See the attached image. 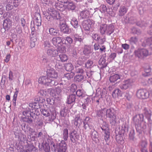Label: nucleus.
I'll return each mask as SVG.
<instances>
[{"label": "nucleus", "instance_id": "obj_1", "mask_svg": "<svg viewBox=\"0 0 152 152\" xmlns=\"http://www.w3.org/2000/svg\"><path fill=\"white\" fill-rule=\"evenodd\" d=\"M58 77L57 72L53 69H48L47 75L40 77L38 80L39 83L45 86H52L58 84L55 79Z\"/></svg>", "mask_w": 152, "mask_h": 152}, {"label": "nucleus", "instance_id": "obj_2", "mask_svg": "<svg viewBox=\"0 0 152 152\" xmlns=\"http://www.w3.org/2000/svg\"><path fill=\"white\" fill-rule=\"evenodd\" d=\"M143 115L142 114H139L135 115L133 118L137 131L141 134L142 132L145 133L146 128V125L143 121Z\"/></svg>", "mask_w": 152, "mask_h": 152}, {"label": "nucleus", "instance_id": "obj_3", "mask_svg": "<svg viewBox=\"0 0 152 152\" xmlns=\"http://www.w3.org/2000/svg\"><path fill=\"white\" fill-rule=\"evenodd\" d=\"M48 12L44 14L45 18L49 21L54 19H59L61 18L59 12L55 10L53 7H48Z\"/></svg>", "mask_w": 152, "mask_h": 152}, {"label": "nucleus", "instance_id": "obj_4", "mask_svg": "<svg viewBox=\"0 0 152 152\" xmlns=\"http://www.w3.org/2000/svg\"><path fill=\"white\" fill-rule=\"evenodd\" d=\"M61 88L60 87L50 88L47 89L48 92L51 96L53 97L56 100H61Z\"/></svg>", "mask_w": 152, "mask_h": 152}, {"label": "nucleus", "instance_id": "obj_5", "mask_svg": "<svg viewBox=\"0 0 152 152\" xmlns=\"http://www.w3.org/2000/svg\"><path fill=\"white\" fill-rule=\"evenodd\" d=\"M105 112L106 116L110 118V123H112V124H115L116 121V118L114 109L112 108H106Z\"/></svg>", "mask_w": 152, "mask_h": 152}, {"label": "nucleus", "instance_id": "obj_6", "mask_svg": "<svg viewBox=\"0 0 152 152\" xmlns=\"http://www.w3.org/2000/svg\"><path fill=\"white\" fill-rule=\"evenodd\" d=\"M101 128L102 130L104 132V139L106 142L107 144L108 145L109 143L107 142L110 139V133L108 125L106 122H104Z\"/></svg>", "mask_w": 152, "mask_h": 152}, {"label": "nucleus", "instance_id": "obj_7", "mask_svg": "<svg viewBox=\"0 0 152 152\" xmlns=\"http://www.w3.org/2000/svg\"><path fill=\"white\" fill-rule=\"evenodd\" d=\"M23 114L24 117H23L22 120L24 121L29 124L32 122L33 120L31 118H34V116L32 115L30 111L28 110H25L23 111Z\"/></svg>", "mask_w": 152, "mask_h": 152}, {"label": "nucleus", "instance_id": "obj_8", "mask_svg": "<svg viewBox=\"0 0 152 152\" xmlns=\"http://www.w3.org/2000/svg\"><path fill=\"white\" fill-rule=\"evenodd\" d=\"M149 93L145 89H140L137 91L136 96L137 97L142 99H146L149 96Z\"/></svg>", "mask_w": 152, "mask_h": 152}, {"label": "nucleus", "instance_id": "obj_9", "mask_svg": "<svg viewBox=\"0 0 152 152\" xmlns=\"http://www.w3.org/2000/svg\"><path fill=\"white\" fill-rule=\"evenodd\" d=\"M135 55L140 58L142 56H147L149 55L148 50L145 49H139L134 51Z\"/></svg>", "mask_w": 152, "mask_h": 152}, {"label": "nucleus", "instance_id": "obj_10", "mask_svg": "<svg viewBox=\"0 0 152 152\" xmlns=\"http://www.w3.org/2000/svg\"><path fill=\"white\" fill-rule=\"evenodd\" d=\"M93 11L91 9L84 10L80 12V15L82 18H87L92 15Z\"/></svg>", "mask_w": 152, "mask_h": 152}, {"label": "nucleus", "instance_id": "obj_11", "mask_svg": "<svg viewBox=\"0 0 152 152\" xmlns=\"http://www.w3.org/2000/svg\"><path fill=\"white\" fill-rule=\"evenodd\" d=\"M30 44L31 48L35 47V42H37V33L34 31L32 29V31L30 36Z\"/></svg>", "mask_w": 152, "mask_h": 152}, {"label": "nucleus", "instance_id": "obj_12", "mask_svg": "<svg viewBox=\"0 0 152 152\" xmlns=\"http://www.w3.org/2000/svg\"><path fill=\"white\" fill-rule=\"evenodd\" d=\"M132 80L131 79L125 80L120 85V87L122 89H126L132 86Z\"/></svg>", "mask_w": 152, "mask_h": 152}, {"label": "nucleus", "instance_id": "obj_13", "mask_svg": "<svg viewBox=\"0 0 152 152\" xmlns=\"http://www.w3.org/2000/svg\"><path fill=\"white\" fill-rule=\"evenodd\" d=\"M58 152H66V144L64 141L62 140L57 146Z\"/></svg>", "mask_w": 152, "mask_h": 152}, {"label": "nucleus", "instance_id": "obj_14", "mask_svg": "<svg viewBox=\"0 0 152 152\" xmlns=\"http://www.w3.org/2000/svg\"><path fill=\"white\" fill-rule=\"evenodd\" d=\"M69 136L71 141L73 142H75L77 141L79 137V135L75 130L70 132Z\"/></svg>", "mask_w": 152, "mask_h": 152}, {"label": "nucleus", "instance_id": "obj_15", "mask_svg": "<svg viewBox=\"0 0 152 152\" xmlns=\"http://www.w3.org/2000/svg\"><path fill=\"white\" fill-rule=\"evenodd\" d=\"M46 51L48 55L50 57H55L57 56L58 54V51L53 47L48 49Z\"/></svg>", "mask_w": 152, "mask_h": 152}, {"label": "nucleus", "instance_id": "obj_16", "mask_svg": "<svg viewBox=\"0 0 152 152\" xmlns=\"http://www.w3.org/2000/svg\"><path fill=\"white\" fill-rule=\"evenodd\" d=\"M52 42L54 45L59 47L62 43V39L60 37H55L53 38Z\"/></svg>", "mask_w": 152, "mask_h": 152}, {"label": "nucleus", "instance_id": "obj_17", "mask_svg": "<svg viewBox=\"0 0 152 152\" xmlns=\"http://www.w3.org/2000/svg\"><path fill=\"white\" fill-rule=\"evenodd\" d=\"M34 18V24L37 26H40L41 24L42 19L40 14L38 13H36Z\"/></svg>", "mask_w": 152, "mask_h": 152}, {"label": "nucleus", "instance_id": "obj_18", "mask_svg": "<svg viewBox=\"0 0 152 152\" xmlns=\"http://www.w3.org/2000/svg\"><path fill=\"white\" fill-rule=\"evenodd\" d=\"M76 96L75 95L72 94L68 96L67 98L66 103L69 104H73L76 100Z\"/></svg>", "mask_w": 152, "mask_h": 152}, {"label": "nucleus", "instance_id": "obj_19", "mask_svg": "<svg viewBox=\"0 0 152 152\" xmlns=\"http://www.w3.org/2000/svg\"><path fill=\"white\" fill-rule=\"evenodd\" d=\"M106 33L108 35H110L113 33L114 30V27L112 24L107 25L106 24Z\"/></svg>", "mask_w": 152, "mask_h": 152}, {"label": "nucleus", "instance_id": "obj_20", "mask_svg": "<svg viewBox=\"0 0 152 152\" xmlns=\"http://www.w3.org/2000/svg\"><path fill=\"white\" fill-rule=\"evenodd\" d=\"M73 39L75 42V45L79 46L81 45V42L83 41L82 38L77 34L74 35Z\"/></svg>", "mask_w": 152, "mask_h": 152}, {"label": "nucleus", "instance_id": "obj_21", "mask_svg": "<svg viewBox=\"0 0 152 152\" xmlns=\"http://www.w3.org/2000/svg\"><path fill=\"white\" fill-rule=\"evenodd\" d=\"M127 9L124 6H121L119 9L118 15L120 16H123L127 12Z\"/></svg>", "mask_w": 152, "mask_h": 152}, {"label": "nucleus", "instance_id": "obj_22", "mask_svg": "<svg viewBox=\"0 0 152 152\" xmlns=\"http://www.w3.org/2000/svg\"><path fill=\"white\" fill-rule=\"evenodd\" d=\"M144 114L145 117L147 119L148 121L151 120L150 118L151 115V112L150 110L147 108H145L144 109Z\"/></svg>", "mask_w": 152, "mask_h": 152}, {"label": "nucleus", "instance_id": "obj_23", "mask_svg": "<svg viewBox=\"0 0 152 152\" xmlns=\"http://www.w3.org/2000/svg\"><path fill=\"white\" fill-rule=\"evenodd\" d=\"M112 96L115 98L119 96H121L122 93L120 89L117 88L114 90L113 92Z\"/></svg>", "mask_w": 152, "mask_h": 152}, {"label": "nucleus", "instance_id": "obj_24", "mask_svg": "<svg viewBox=\"0 0 152 152\" xmlns=\"http://www.w3.org/2000/svg\"><path fill=\"white\" fill-rule=\"evenodd\" d=\"M71 24L75 28H77L79 27L78 21L76 18H72L71 21Z\"/></svg>", "mask_w": 152, "mask_h": 152}, {"label": "nucleus", "instance_id": "obj_25", "mask_svg": "<svg viewBox=\"0 0 152 152\" xmlns=\"http://www.w3.org/2000/svg\"><path fill=\"white\" fill-rule=\"evenodd\" d=\"M92 52V50L90 46L88 45H85L84 46L83 51V53L84 54L88 55L91 53Z\"/></svg>", "mask_w": 152, "mask_h": 152}, {"label": "nucleus", "instance_id": "obj_26", "mask_svg": "<svg viewBox=\"0 0 152 152\" xmlns=\"http://www.w3.org/2000/svg\"><path fill=\"white\" fill-rule=\"evenodd\" d=\"M50 34L53 36H59L58 31L56 29L53 28H50L49 29Z\"/></svg>", "mask_w": 152, "mask_h": 152}, {"label": "nucleus", "instance_id": "obj_27", "mask_svg": "<svg viewBox=\"0 0 152 152\" xmlns=\"http://www.w3.org/2000/svg\"><path fill=\"white\" fill-rule=\"evenodd\" d=\"M120 78L119 75L115 74L110 77L109 80L111 83H114Z\"/></svg>", "mask_w": 152, "mask_h": 152}, {"label": "nucleus", "instance_id": "obj_28", "mask_svg": "<svg viewBox=\"0 0 152 152\" xmlns=\"http://www.w3.org/2000/svg\"><path fill=\"white\" fill-rule=\"evenodd\" d=\"M3 26L6 29L8 30L11 26V22L9 20H5L4 21Z\"/></svg>", "mask_w": 152, "mask_h": 152}, {"label": "nucleus", "instance_id": "obj_29", "mask_svg": "<svg viewBox=\"0 0 152 152\" xmlns=\"http://www.w3.org/2000/svg\"><path fill=\"white\" fill-rule=\"evenodd\" d=\"M147 142L145 140H141L139 144V146L140 148L147 147Z\"/></svg>", "mask_w": 152, "mask_h": 152}, {"label": "nucleus", "instance_id": "obj_30", "mask_svg": "<svg viewBox=\"0 0 152 152\" xmlns=\"http://www.w3.org/2000/svg\"><path fill=\"white\" fill-rule=\"evenodd\" d=\"M106 24H102L99 27V31L100 33L102 34H104L106 32Z\"/></svg>", "mask_w": 152, "mask_h": 152}, {"label": "nucleus", "instance_id": "obj_31", "mask_svg": "<svg viewBox=\"0 0 152 152\" xmlns=\"http://www.w3.org/2000/svg\"><path fill=\"white\" fill-rule=\"evenodd\" d=\"M66 70L68 71H71L74 69V66L71 63H67L65 65Z\"/></svg>", "mask_w": 152, "mask_h": 152}, {"label": "nucleus", "instance_id": "obj_32", "mask_svg": "<svg viewBox=\"0 0 152 152\" xmlns=\"http://www.w3.org/2000/svg\"><path fill=\"white\" fill-rule=\"evenodd\" d=\"M61 30L64 33L68 34L69 32V29L68 26L66 24H64L61 28Z\"/></svg>", "mask_w": 152, "mask_h": 152}, {"label": "nucleus", "instance_id": "obj_33", "mask_svg": "<svg viewBox=\"0 0 152 152\" xmlns=\"http://www.w3.org/2000/svg\"><path fill=\"white\" fill-rule=\"evenodd\" d=\"M44 45V48L46 51L53 47L51 45L50 42L48 41H45Z\"/></svg>", "mask_w": 152, "mask_h": 152}, {"label": "nucleus", "instance_id": "obj_34", "mask_svg": "<svg viewBox=\"0 0 152 152\" xmlns=\"http://www.w3.org/2000/svg\"><path fill=\"white\" fill-rule=\"evenodd\" d=\"M62 137L64 141H66L68 137V131L67 129H64L63 131Z\"/></svg>", "mask_w": 152, "mask_h": 152}, {"label": "nucleus", "instance_id": "obj_35", "mask_svg": "<svg viewBox=\"0 0 152 152\" xmlns=\"http://www.w3.org/2000/svg\"><path fill=\"white\" fill-rule=\"evenodd\" d=\"M67 7L69 10H74L76 8L75 4L72 2L68 3L67 5Z\"/></svg>", "mask_w": 152, "mask_h": 152}, {"label": "nucleus", "instance_id": "obj_36", "mask_svg": "<svg viewBox=\"0 0 152 152\" xmlns=\"http://www.w3.org/2000/svg\"><path fill=\"white\" fill-rule=\"evenodd\" d=\"M29 106L33 109H37L39 108V103L38 102H34L29 103Z\"/></svg>", "mask_w": 152, "mask_h": 152}, {"label": "nucleus", "instance_id": "obj_37", "mask_svg": "<svg viewBox=\"0 0 152 152\" xmlns=\"http://www.w3.org/2000/svg\"><path fill=\"white\" fill-rule=\"evenodd\" d=\"M57 9L61 12H63L65 10V7L62 4H57V5H55Z\"/></svg>", "mask_w": 152, "mask_h": 152}, {"label": "nucleus", "instance_id": "obj_38", "mask_svg": "<svg viewBox=\"0 0 152 152\" xmlns=\"http://www.w3.org/2000/svg\"><path fill=\"white\" fill-rule=\"evenodd\" d=\"M35 148L33 145H28L26 149L23 152H34Z\"/></svg>", "mask_w": 152, "mask_h": 152}, {"label": "nucleus", "instance_id": "obj_39", "mask_svg": "<svg viewBox=\"0 0 152 152\" xmlns=\"http://www.w3.org/2000/svg\"><path fill=\"white\" fill-rule=\"evenodd\" d=\"M40 111L45 116L48 117L50 115V113L48 110L44 109H41Z\"/></svg>", "mask_w": 152, "mask_h": 152}, {"label": "nucleus", "instance_id": "obj_40", "mask_svg": "<svg viewBox=\"0 0 152 152\" xmlns=\"http://www.w3.org/2000/svg\"><path fill=\"white\" fill-rule=\"evenodd\" d=\"M61 61L64 62L68 60V57L65 54H60L59 56Z\"/></svg>", "mask_w": 152, "mask_h": 152}, {"label": "nucleus", "instance_id": "obj_41", "mask_svg": "<svg viewBox=\"0 0 152 152\" xmlns=\"http://www.w3.org/2000/svg\"><path fill=\"white\" fill-rule=\"evenodd\" d=\"M74 79L76 81L78 82L82 81L84 80V76L82 75H77L75 77Z\"/></svg>", "mask_w": 152, "mask_h": 152}, {"label": "nucleus", "instance_id": "obj_42", "mask_svg": "<svg viewBox=\"0 0 152 152\" xmlns=\"http://www.w3.org/2000/svg\"><path fill=\"white\" fill-rule=\"evenodd\" d=\"M55 67L56 68L61 69L62 68V64L61 61L60 60H57L56 62Z\"/></svg>", "mask_w": 152, "mask_h": 152}, {"label": "nucleus", "instance_id": "obj_43", "mask_svg": "<svg viewBox=\"0 0 152 152\" xmlns=\"http://www.w3.org/2000/svg\"><path fill=\"white\" fill-rule=\"evenodd\" d=\"M80 120V114L77 115L74 119V124L76 126H78L79 125L78 121Z\"/></svg>", "mask_w": 152, "mask_h": 152}, {"label": "nucleus", "instance_id": "obj_44", "mask_svg": "<svg viewBox=\"0 0 152 152\" xmlns=\"http://www.w3.org/2000/svg\"><path fill=\"white\" fill-rule=\"evenodd\" d=\"M25 85V88L27 89L31 88L32 85L30 80L29 79L26 80Z\"/></svg>", "mask_w": 152, "mask_h": 152}, {"label": "nucleus", "instance_id": "obj_45", "mask_svg": "<svg viewBox=\"0 0 152 152\" xmlns=\"http://www.w3.org/2000/svg\"><path fill=\"white\" fill-rule=\"evenodd\" d=\"M74 75V73L72 72H71L70 73H67L65 74L64 76L65 77L69 80L72 78Z\"/></svg>", "mask_w": 152, "mask_h": 152}, {"label": "nucleus", "instance_id": "obj_46", "mask_svg": "<svg viewBox=\"0 0 152 152\" xmlns=\"http://www.w3.org/2000/svg\"><path fill=\"white\" fill-rule=\"evenodd\" d=\"M43 148L45 152H49L50 148V146L47 143H45L43 145Z\"/></svg>", "mask_w": 152, "mask_h": 152}, {"label": "nucleus", "instance_id": "obj_47", "mask_svg": "<svg viewBox=\"0 0 152 152\" xmlns=\"http://www.w3.org/2000/svg\"><path fill=\"white\" fill-rule=\"evenodd\" d=\"M93 64V61L90 60H88L85 64V67L87 68H90Z\"/></svg>", "mask_w": 152, "mask_h": 152}, {"label": "nucleus", "instance_id": "obj_48", "mask_svg": "<svg viewBox=\"0 0 152 152\" xmlns=\"http://www.w3.org/2000/svg\"><path fill=\"white\" fill-rule=\"evenodd\" d=\"M91 136L93 139L97 138L98 137L97 132L96 131L94 130L93 131L91 132Z\"/></svg>", "mask_w": 152, "mask_h": 152}, {"label": "nucleus", "instance_id": "obj_49", "mask_svg": "<svg viewBox=\"0 0 152 152\" xmlns=\"http://www.w3.org/2000/svg\"><path fill=\"white\" fill-rule=\"evenodd\" d=\"M106 108H104L96 112L97 115L99 116H102L104 115V113L105 111Z\"/></svg>", "mask_w": 152, "mask_h": 152}, {"label": "nucleus", "instance_id": "obj_50", "mask_svg": "<svg viewBox=\"0 0 152 152\" xmlns=\"http://www.w3.org/2000/svg\"><path fill=\"white\" fill-rule=\"evenodd\" d=\"M85 22L89 26H90V27L91 28L93 25L94 24V22L92 20L89 19H87Z\"/></svg>", "mask_w": 152, "mask_h": 152}, {"label": "nucleus", "instance_id": "obj_51", "mask_svg": "<svg viewBox=\"0 0 152 152\" xmlns=\"http://www.w3.org/2000/svg\"><path fill=\"white\" fill-rule=\"evenodd\" d=\"M83 57L79 58L78 60L77 61V63L78 64L81 65L84 64L85 59L83 58Z\"/></svg>", "mask_w": 152, "mask_h": 152}, {"label": "nucleus", "instance_id": "obj_52", "mask_svg": "<svg viewBox=\"0 0 152 152\" xmlns=\"http://www.w3.org/2000/svg\"><path fill=\"white\" fill-rule=\"evenodd\" d=\"M76 94L79 97H84V95L83 94V92L81 90H78L76 92Z\"/></svg>", "mask_w": 152, "mask_h": 152}, {"label": "nucleus", "instance_id": "obj_53", "mask_svg": "<svg viewBox=\"0 0 152 152\" xmlns=\"http://www.w3.org/2000/svg\"><path fill=\"white\" fill-rule=\"evenodd\" d=\"M92 37L93 39L96 41H98L100 39L99 35L96 33L93 34L92 35Z\"/></svg>", "mask_w": 152, "mask_h": 152}, {"label": "nucleus", "instance_id": "obj_54", "mask_svg": "<svg viewBox=\"0 0 152 152\" xmlns=\"http://www.w3.org/2000/svg\"><path fill=\"white\" fill-rule=\"evenodd\" d=\"M83 27L84 29L85 30L87 31H89L91 28L90 27V26H89L88 25H87V24L85 22L83 23Z\"/></svg>", "mask_w": 152, "mask_h": 152}, {"label": "nucleus", "instance_id": "obj_55", "mask_svg": "<svg viewBox=\"0 0 152 152\" xmlns=\"http://www.w3.org/2000/svg\"><path fill=\"white\" fill-rule=\"evenodd\" d=\"M83 127L85 129H87L88 128H89L90 129H91L93 128V127L90 125V124H87V123H83Z\"/></svg>", "mask_w": 152, "mask_h": 152}, {"label": "nucleus", "instance_id": "obj_56", "mask_svg": "<svg viewBox=\"0 0 152 152\" xmlns=\"http://www.w3.org/2000/svg\"><path fill=\"white\" fill-rule=\"evenodd\" d=\"M45 2V4L48 5L49 6L52 7L51 6L53 5V0H44Z\"/></svg>", "mask_w": 152, "mask_h": 152}, {"label": "nucleus", "instance_id": "obj_57", "mask_svg": "<svg viewBox=\"0 0 152 152\" xmlns=\"http://www.w3.org/2000/svg\"><path fill=\"white\" fill-rule=\"evenodd\" d=\"M100 10L102 12H105L107 11L106 7L104 5H101L100 7Z\"/></svg>", "mask_w": 152, "mask_h": 152}, {"label": "nucleus", "instance_id": "obj_58", "mask_svg": "<svg viewBox=\"0 0 152 152\" xmlns=\"http://www.w3.org/2000/svg\"><path fill=\"white\" fill-rule=\"evenodd\" d=\"M6 10L9 11L11 10L13 8V6L11 4V3H8L6 6Z\"/></svg>", "mask_w": 152, "mask_h": 152}, {"label": "nucleus", "instance_id": "obj_59", "mask_svg": "<svg viewBox=\"0 0 152 152\" xmlns=\"http://www.w3.org/2000/svg\"><path fill=\"white\" fill-rule=\"evenodd\" d=\"M146 45H149L150 47L152 49V37L148 38L146 40Z\"/></svg>", "mask_w": 152, "mask_h": 152}, {"label": "nucleus", "instance_id": "obj_60", "mask_svg": "<svg viewBox=\"0 0 152 152\" xmlns=\"http://www.w3.org/2000/svg\"><path fill=\"white\" fill-rule=\"evenodd\" d=\"M134 131L133 130H131L129 134V137L130 139L133 140L134 137Z\"/></svg>", "mask_w": 152, "mask_h": 152}, {"label": "nucleus", "instance_id": "obj_61", "mask_svg": "<svg viewBox=\"0 0 152 152\" xmlns=\"http://www.w3.org/2000/svg\"><path fill=\"white\" fill-rule=\"evenodd\" d=\"M70 89L71 91L72 92H74L77 89V87L76 85L74 84H72L71 85Z\"/></svg>", "mask_w": 152, "mask_h": 152}, {"label": "nucleus", "instance_id": "obj_62", "mask_svg": "<svg viewBox=\"0 0 152 152\" xmlns=\"http://www.w3.org/2000/svg\"><path fill=\"white\" fill-rule=\"evenodd\" d=\"M13 75L12 72L10 70L9 74V79L10 81H12L13 80Z\"/></svg>", "mask_w": 152, "mask_h": 152}, {"label": "nucleus", "instance_id": "obj_63", "mask_svg": "<svg viewBox=\"0 0 152 152\" xmlns=\"http://www.w3.org/2000/svg\"><path fill=\"white\" fill-rule=\"evenodd\" d=\"M76 72L77 73H83L84 72V70L83 69L81 68H76Z\"/></svg>", "mask_w": 152, "mask_h": 152}, {"label": "nucleus", "instance_id": "obj_64", "mask_svg": "<svg viewBox=\"0 0 152 152\" xmlns=\"http://www.w3.org/2000/svg\"><path fill=\"white\" fill-rule=\"evenodd\" d=\"M91 118L89 117H86L83 121V123H87V124H90V120Z\"/></svg>", "mask_w": 152, "mask_h": 152}]
</instances>
